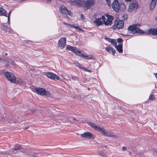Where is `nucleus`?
I'll use <instances>...</instances> for the list:
<instances>
[{
	"label": "nucleus",
	"instance_id": "nucleus-11",
	"mask_svg": "<svg viewBox=\"0 0 157 157\" xmlns=\"http://www.w3.org/2000/svg\"><path fill=\"white\" fill-rule=\"evenodd\" d=\"M34 90L35 91H34V92H35L36 94L42 95H45L48 93V92L46 91L44 89L40 87L36 88Z\"/></svg>",
	"mask_w": 157,
	"mask_h": 157
},
{
	"label": "nucleus",
	"instance_id": "nucleus-37",
	"mask_svg": "<svg viewBox=\"0 0 157 157\" xmlns=\"http://www.w3.org/2000/svg\"><path fill=\"white\" fill-rule=\"evenodd\" d=\"M70 4L71 5L75 6V1H70L69 2Z\"/></svg>",
	"mask_w": 157,
	"mask_h": 157
},
{
	"label": "nucleus",
	"instance_id": "nucleus-32",
	"mask_svg": "<svg viewBox=\"0 0 157 157\" xmlns=\"http://www.w3.org/2000/svg\"><path fill=\"white\" fill-rule=\"evenodd\" d=\"M154 95L152 94H151L149 97V99L151 100H152L154 99Z\"/></svg>",
	"mask_w": 157,
	"mask_h": 157
},
{
	"label": "nucleus",
	"instance_id": "nucleus-20",
	"mask_svg": "<svg viewBox=\"0 0 157 157\" xmlns=\"http://www.w3.org/2000/svg\"><path fill=\"white\" fill-rule=\"evenodd\" d=\"M156 3L152 2L151 1L150 6V10H153L155 7Z\"/></svg>",
	"mask_w": 157,
	"mask_h": 157
},
{
	"label": "nucleus",
	"instance_id": "nucleus-39",
	"mask_svg": "<svg viewBox=\"0 0 157 157\" xmlns=\"http://www.w3.org/2000/svg\"><path fill=\"white\" fill-rule=\"evenodd\" d=\"M111 51L112 52V54L113 55H114V54H115L116 53L115 50L113 48H111Z\"/></svg>",
	"mask_w": 157,
	"mask_h": 157
},
{
	"label": "nucleus",
	"instance_id": "nucleus-36",
	"mask_svg": "<svg viewBox=\"0 0 157 157\" xmlns=\"http://www.w3.org/2000/svg\"><path fill=\"white\" fill-rule=\"evenodd\" d=\"M74 28L77 30L82 31V30L81 29L77 26H75Z\"/></svg>",
	"mask_w": 157,
	"mask_h": 157
},
{
	"label": "nucleus",
	"instance_id": "nucleus-29",
	"mask_svg": "<svg viewBox=\"0 0 157 157\" xmlns=\"http://www.w3.org/2000/svg\"><path fill=\"white\" fill-rule=\"evenodd\" d=\"M115 47L116 46L117 44L116 41L114 39H113L110 42Z\"/></svg>",
	"mask_w": 157,
	"mask_h": 157
},
{
	"label": "nucleus",
	"instance_id": "nucleus-51",
	"mask_svg": "<svg viewBox=\"0 0 157 157\" xmlns=\"http://www.w3.org/2000/svg\"><path fill=\"white\" fill-rule=\"evenodd\" d=\"M73 120H74L75 121V118H74V119H73Z\"/></svg>",
	"mask_w": 157,
	"mask_h": 157
},
{
	"label": "nucleus",
	"instance_id": "nucleus-18",
	"mask_svg": "<svg viewBox=\"0 0 157 157\" xmlns=\"http://www.w3.org/2000/svg\"><path fill=\"white\" fill-rule=\"evenodd\" d=\"M115 47L119 53H121L122 52V45L121 44H119L118 45H117Z\"/></svg>",
	"mask_w": 157,
	"mask_h": 157
},
{
	"label": "nucleus",
	"instance_id": "nucleus-47",
	"mask_svg": "<svg viewBox=\"0 0 157 157\" xmlns=\"http://www.w3.org/2000/svg\"><path fill=\"white\" fill-rule=\"evenodd\" d=\"M61 76H62L63 78L64 79H65V78L64 77V76H63V75H61Z\"/></svg>",
	"mask_w": 157,
	"mask_h": 157
},
{
	"label": "nucleus",
	"instance_id": "nucleus-21",
	"mask_svg": "<svg viewBox=\"0 0 157 157\" xmlns=\"http://www.w3.org/2000/svg\"><path fill=\"white\" fill-rule=\"evenodd\" d=\"M156 3L152 2L151 1L150 6V10H153L155 7Z\"/></svg>",
	"mask_w": 157,
	"mask_h": 157
},
{
	"label": "nucleus",
	"instance_id": "nucleus-25",
	"mask_svg": "<svg viewBox=\"0 0 157 157\" xmlns=\"http://www.w3.org/2000/svg\"><path fill=\"white\" fill-rule=\"evenodd\" d=\"M74 47H72L70 45H67L66 47V49L72 52L73 49Z\"/></svg>",
	"mask_w": 157,
	"mask_h": 157
},
{
	"label": "nucleus",
	"instance_id": "nucleus-43",
	"mask_svg": "<svg viewBox=\"0 0 157 157\" xmlns=\"http://www.w3.org/2000/svg\"><path fill=\"white\" fill-rule=\"evenodd\" d=\"M151 1H152V2H154L156 3L157 2V0H151Z\"/></svg>",
	"mask_w": 157,
	"mask_h": 157
},
{
	"label": "nucleus",
	"instance_id": "nucleus-5",
	"mask_svg": "<svg viewBox=\"0 0 157 157\" xmlns=\"http://www.w3.org/2000/svg\"><path fill=\"white\" fill-rule=\"evenodd\" d=\"M105 16L107 18L104 16L101 17V19L104 21V25H111L112 22V20L113 19V16L108 14H105Z\"/></svg>",
	"mask_w": 157,
	"mask_h": 157
},
{
	"label": "nucleus",
	"instance_id": "nucleus-3",
	"mask_svg": "<svg viewBox=\"0 0 157 157\" xmlns=\"http://www.w3.org/2000/svg\"><path fill=\"white\" fill-rule=\"evenodd\" d=\"M72 52L75 54L86 59H93V57L91 55L88 56L86 53L82 51H79L76 47H74Z\"/></svg>",
	"mask_w": 157,
	"mask_h": 157
},
{
	"label": "nucleus",
	"instance_id": "nucleus-22",
	"mask_svg": "<svg viewBox=\"0 0 157 157\" xmlns=\"http://www.w3.org/2000/svg\"><path fill=\"white\" fill-rule=\"evenodd\" d=\"M75 5L77 6H79L80 5V3H83L84 1H80L79 0L75 1Z\"/></svg>",
	"mask_w": 157,
	"mask_h": 157
},
{
	"label": "nucleus",
	"instance_id": "nucleus-12",
	"mask_svg": "<svg viewBox=\"0 0 157 157\" xmlns=\"http://www.w3.org/2000/svg\"><path fill=\"white\" fill-rule=\"evenodd\" d=\"M46 75L48 77L54 80H59V78L54 73L48 72L46 73Z\"/></svg>",
	"mask_w": 157,
	"mask_h": 157
},
{
	"label": "nucleus",
	"instance_id": "nucleus-8",
	"mask_svg": "<svg viewBox=\"0 0 157 157\" xmlns=\"http://www.w3.org/2000/svg\"><path fill=\"white\" fill-rule=\"evenodd\" d=\"M4 75L7 79L11 82H16V77L12 73L8 72H5Z\"/></svg>",
	"mask_w": 157,
	"mask_h": 157
},
{
	"label": "nucleus",
	"instance_id": "nucleus-4",
	"mask_svg": "<svg viewBox=\"0 0 157 157\" xmlns=\"http://www.w3.org/2000/svg\"><path fill=\"white\" fill-rule=\"evenodd\" d=\"M112 7L113 9L116 12H118L120 10L122 11L125 10L126 9V6L124 2H115L113 3Z\"/></svg>",
	"mask_w": 157,
	"mask_h": 157
},
{
	"label": "nucleus",
	"instance_id": "nucleus-27",
	"mask_svg": "<svg viewBox=\"0 0 157 157\" xmlns=\"http://www.w3.org/2000/svg\"><path fill=\"white\" fill-rule=\"evenodd\" d=\"M11 13V11H10L9 12L8 16V24L10 25V16Z\"/></svg>",
	"mask_w": 157,
	"mask_h": 157
},
{
	"label": "nucleus",
	"instance_id": "nucleus-45",
	"mask_svg": "<svg viewBox=\"0 0 157 157\" xmlns=\"http://www.w3.org/2000/svg\"><path fill=\"white\" fill-rule=\"evenodd\" d=\"M10 62L11 63H13V61H12V60H10V61H9V62Z\"/></svg>",
	"mask_w": 157,
	"mask_h": 157
},
{
	"label": "nucleus",
	"instance_id": "nucleus-7",
	"mask_svg": "<svg viewBox=\"0 0 157 157\" xmlns=\"http://www.w3.org/2000/svg\"><path fill=\"white\" fill-rule=\"evenodd\" d=\"M124 22L123 20H116L112 26L113 29H120L122 28L124 26Z\"/></svg>",
	"mask_w": 157,
	"mask_h": 157
},
{
	"label": "nucleus",
	"instance_id": "nucleus-41",
	"mask_svg": "<svg viewBox=\"0 0 157 157\" xmlns=\"http://www.w3.org/2000/svg\"><path fill=\"white\" fill-rule=\"evenodd\" d=\"M127 149V148L126 147H123L122 148V149L123 151H125Z\"/></svg>",
	"mask_w": 157,
	"mask_h": 157
},
{
	"label": "nucleus",
	"instance_id": "nucleus-14",
	"mask_svg": "<svg viewBox=\"0 0 157 157\" xmlns=\"http://www.w3.org/2000/svg\"><path fill=\"white\" fill-rule=\"evenodd\" d=\"M146 34L156 35H157V29L152 28L149 29L146 31Z\"/></svg>",
	"mask_w": 157,
	"mask_h": 157
},
{
	"label": "nucleus",
	"instance_id": "nucleus-28",
	"mask_svg": "<svg viewBox=\"0 0 157 157\" xmlns=\"http://www.w3.org/2000/svg\"><path fill=\"white\" fill-rule=\"evenodd\" d=\"M115 47L116 46L117 44L116 41L114 39H113L110 42Z\"/></svg>",
	"mask_w": 157,
	"mask_h": 157
},
{
	"label": "nucleus",
	"instance_id": "nucleus-2",
	"mask_svg": "<svg viewBox=\"0 0 157 157\" xmlns=\"http://www.w3.org/2000/svg\"><path fill=\"white\" fill-rule=\"evenodd\" d=\"M140 25L139 24H135L130 25L128 28V31L131 33H136L143 34L145 33L142 30L139 28Z\"/></svg>",
	"mask_w": 157,
	"mask_h": 157
},
{
	"label": "nucleus",
	"instance_id": "nucleus-9",
	"mask_svg": "<svg viewBox=\"0 0 157 157\" xmlns=\"http://www.w3.org/2000/svg\"><path fill=\"white\" fill-rule=\"evenodd\" d=\"M66 39L63 37L60 39L58 41V48L60 49H63L66 45Z\"/></svg>",
	"mask_w": 157,
	"mask_h": 157
},
{
	"label": "nucleus",
	"instance_id": "nucleus-16",
	"mask_svg": "<svg viewBox=\"0 0 157 157\" xmlns=\"http://www.w3.org/2000/svg\"><path fill=\"white\" fill-rule=\"evenodd\" d=\"M1 25L2 26V30H4L5 32L8 33L12 32V29H10L9 26H6V25L4 23L1 24Z\"/></svg>",
	"mask_w": 157,
	"mask_h": 157
},
{
	"label": "nucleus",
	"instance_id": "nucleus-26",
	"mask_svg": "<svg viewBox=\"0 0 157 157\" xmlns=\"http://www.w3.org/2000/svg\"><path fill=\"white\" fill-rule=\"evenodd\" d=\"M112 48L111 46H109L105 48V50L109 53H110V51L111 50V48Z\"/></svg>",
	"mask_w": 157,
	"mask_h": 157
},
{
	"label": "nucleus",
	"instance_id": "nucleus-34",
	"mask_svg": "<svg viewBox=\"0 0 157 157\" xmlns=\"http://www.w3.org/2000/svg\"><path fill=\"white\" fill-rule=\"evenodd\" d=\"M83 70L85 71H87L88 72H91V71L90 70H88L86 68L83 67L82 69Z\"/></svg>",
	"mask_w": 157,
	"mask_h": 157
},
{
	"label": "nucleus",
	"instance_id": "nucleus-48",
	"mask_svg": "<svg viewBox=\"0 0 157 157\" xmlns=\"http://www.w3.org/2000/svg\"><path fill=\"white\" fill-rule=\"evenodd\" d=\"M63 23L65 25H68L67 23L66 22H63Z\"/></svg>",
	"mask_w": 157,
	"mask_h": 157
},
{
	"label": "nucleus",
	"instance_id": "nucleus-1",
	"mask_svg": "<svg viewBox=\"0 0 157 157\" xmlns=\"http://www.w3.org/2000/svg\"><path fill=\"white\" fill-rule=\"evenodd\" d=\"M88 124L95 130L100 132L103 135L105 136L109 137H115L116 136V135L114 134L113 132L110 131L106 130L104 127L101 128L90 122L88 123Z\"/></svg>",
	"mask_w": 157,
	"mask_h": 157
},
{
	"label": "nucleus",
	"instance_id": "nucleus-10",
	"mask_svg": "<svg viewBox=\"0 0 157 157\" xmlns=\"http://www.w3.org/2000/svg\"><path fill=\"white\" fill-rule=\"evenodd\" d=\"M59 10L61 13L63 15H68L70 16H71L72 14L71 12L68 11L66 8L64 6H61L59 8Z\"/></svg>",
	"mask_w": 157,
	"mask_h": 157
},
{
	"label": "nucleus",
	"instance_id": "nucleus-13",
	"mask_svg": "<svg viewBox=\"0 0 157 157\" xmlns=\"http://www.w3.org/2000/svg\"><path fill=\"white\" fill-rule=\"evenodd\" d=\"M94 0H87L86 2H84L85 6L87 9L90 8L94 4Z\"/></svg>",
	"mask_w": 157,
	"mask_h": 157
},
{
	"label": "nucleus",
	"instance_id": "nucleus-50",
	"mask_svg": "<svg viewBox=\"0 0 157 157\" xmlns=\"http://www.w3.org/2000/svg\"><path fill=\"white\" fill-rule=\"evenodd\" d=\"M48 1H52V0H47Z\"/></svg>",
	"mask_w": 157,
	"mask_h": 157
},
{
	"label": "nucleus",
	"instance_id": "nucleus-33",
	"mask_svg": "<svg viewBox=\"0 0 157 157\" xmlns=\"http://www.w3.org/2000/svg\"><path fill=\"white\" fill-rule=\"evenodd\" d=\"M106 2L108 5L110 6H111V0H105Z\"/></svg>",
	"mask_w": 157,
	"mask_h": 157
},
{
	"label": "nucleus",
	"instance_id": "nucleus-49",
	"mask_svg": "<svg viewBox=\"0 0 157 157\" xmlns=\"http://www.w3.org/2000/svg\"><path fill=\"white\" fill-rule=\"evenodd\" d=\"M155 19L156 20H157V16L155 17Z\"/></svg>",
	"mask_w": 157,
	"mask_h": 157
},
{
	"label": "nucleus",
	"instance_id": "nucleus-54",
	"mask_svg": "<svg viewBox=\"0 0 157 157\" xmlns=\"http://www.w3.org/2000/svg\"><path fill=\"white\" fill-rule=\"evenodd\" d=\"M33 111H32V113H33Z\"/></svg>",
	"mask_w": 157,
	"mask_h": 157
},
{
	"label": "nucleus",
	"instance_id": "nucleus-40",
	"mask_svg": "<svg viewBox=\"0 0 157 157\" xmlns=\"http://www.w3.org/2000/svg\"><path fill=\"white\" fill-rule=\"evenodd\" d=\"M118 41L119 43L122 42V39L121 38H119L118 39Z\"/></svg>",
	"mask_w": 157,
	"mask_h": 157
},
{
	"label": "nucleus",
	"instance_id": "nucleus-15",
	"mask_svg": "<svg viewBox=\"0 0 157 157\" xmlns=\"http://www.w3.org/2000/svg\"><path fill=\"white\" fill-rule=\"evenodd\" d=\"M81 137L82 138H84L86 139H90L93 137L94 135L90 132H86L80 135Z\"/></svg>",
	"mask_w": 157,
	"mask_h": 157
},
{
	"label": "nucleus",
	"instance_id": "nucleus-23",
	"mask_svg": "<svg viewBox=\"0 0 157 157\" xmlns=\"http://www.w3.org/2000/svg\"><path fill=\"white\" fill-rule=\"evenodd\" d=\"M21 148V146L17 144L16 145L15 147L12 148V149L13 150H17L20 149Z\"/></svg>",
	"mask_w": 157,
	"mask_h": 157
},
{
	"label": "nucleus",
	"instance_id": "nucleus-24",
	"mask_svg": "<svg viewBox=\"0 0 157 157\" xmlns=\"http://www.w3.org/2000/svg\"><path fill=\"white\" fill-rule=\"evenodd\" d=\"M99 155L102 156L106 157L108 156V154H106L104 152H100L99 153Z\"/></svg>",
	"mask_w": 157,
	"mask_h": 157
},
{
	"label": "nucleus",
	"instance_id": "nucleus-6",
	"mask_svg": "<svg viewBox=\"0 0 157 157\" xmlns=\"http://www.w3.org/2000/svg\"><path fill=\"white\" fill-rule=\"evenodd\" d=\"M138 7V2L136 1L131 2L129 4L128 10L129 12L136 11Z\"/></svg>",
	"mask_w": 157,
	"mask_h": 157
},
{
	"label": "nucleus",
	"instance_id": "nucleus-19",
	"mask_svg": "<svg viewBox=\"0 0 157 157\" xmlns=\"http://www.w3.org/2000/svg\"><path fill=\"white\" fill-rule=\"evenodd\" d=\"M0 15L7 17V12L3 8L0 7Z\"/></svg>",
	"mask_w": 157,
	"mask_h": 157
},
{
	"label": "nucleus",
	"instance_id": "nucleus-35",
	"mask_svg": "<svg viewBox=\"0 0 157 157\" xmlns=\"http://www.w3.org/2000/svg\"><path fill=\"white\" fill-rule=\"evenodd\" d=\"M76 66L78 67L81 69H82L83 67L81 66V65L78 63H77L76 64Z\"/></svg>",
	"mask_w": 157,
	"mask_h": 157
},
{
	"label": "nucleus",
	"instance_id": "nucleus-52",
	"mask_svg": "<svg viewBox=\"0 0 157 157\" xmlns=\"http://www.w3.org/2000/svg\"><path fill=\"white\" fill-rule=\"evenodd\" d=\"M7 55V53H6V54H5V55Z\"/></svg>",
	"mask_w": 157,
	"mask_h": 157
},
{
	"label": "nucleus",
	"instance_id": "nucleus-30",
	"mask_svg": "<svg viewBox=\"0 0 157 157\" xmlns=\"http://www.w3.org/2000/svg\"><path fill=\"white\" fill-rule=\"evenodd\" d=\"M71 78L73 80H78V78L77 76H75L73 75H71Z\"/></svg>",
	"mask_w": 157,
	"mask_h": 157
},
{
	"label": "nucleus",
	"instance_id": "nucleus-53",
	"mask_svg": "<svg viewBox=\"0 0 157 157\" xmlns=\"http://www.w3.org/2000/svg\"><path fill=\"white\" fill-rule=\"evenodd\" d=\"M88 90H89L90 89V88H88Z\"/></svg>",
	"mask_w": 157,
	"mask_h": 157
},
{
	"label": "nucleus",
	"instance_id": "nucleus-17",
	"mask_svg": "<svg viewBox=\"0 0 157 157\" xmlns=\"http://www.w3.org/2000/svg\"><path fill=\"white\" fill-rule=\"evenodd\" d=\"M101 18H96L94 21V23L95 25L97 26H99L103 24V22L101 21Z\"/></svg>",
	"mask_w": 157,
	"mask_h": 157
},
{
	"label": "nucleus",
	"instance_id": "nucleus-38",
	"mask_svg": "<svg viewBox=\"0 0 157 157\" xmlns=\"http://www.w3.org/2000/svg\"><path fill=\"white\" fill-rule=\"evenodd\" d=\"M80 17H81V18L82 20L83 21H84V20H85V18L84 17V15L82 14H81V16H80Z\"/></svg>",
	"mask_w": 157,
	"mask_h": 157
},
{
	"label": "nucleus",
	"instance_id": "nucleus-42",
	"mask_svg": "<svg viewBox=\"0 0 157 157\" xmlns=\"http://www.w3.org/2000/svg\"><path fill=\"white\" fill-rule=\"evenodd\" d=\"M69 26H70V27L72 28H75V25H70Z\"/></svg>",
	"mask_w": 157,
	"mask_h": 157
},
{
	"label": "nucleus",
	"instance_id": "nucleus-31",
	"mask_svg": "<svg viewBox=\"0 0 157 157\" xmlns=\"http://www.w3.org/2000/svg\"><path fill=\"white\" fill-rule=\"evenodd\" d=\"M104 39L109 42H111L113 39L109 38L106 37H105Z\"/></svg>",
	"mask_w": 157,
	"mask_h": 157
},
{
	"label": "nucleus",
	"instance_id": "nucleus-44",
	"mask_svg": "<svg viewBox=\"0 0 157 157\" xmlns=\"http://www.w3.org/2000/svg\"><path fill=\"white\" fill-rule=\"evenodd\" d=\"M118 2V0H114V1L113 2V3H114V2Z\"/></svg>",
	"mask_w": 157,
	"mask_h": 157
},
{
	"label": "nucleus",
	"instance_id": "nucleus-46",
	"mask_svg": "<svg viewBox=\"0 0 157 157\" xmlns=\"http://www.w3.org/2000/svg\"><path fill=\"white\" fill-rule=\"evenodd\" d=\"M125 1L126 2H130L132 1V0H125Z\"/></svg>",
	"mask_w": 157,
	"mask_h": 157
}]
</instances>
